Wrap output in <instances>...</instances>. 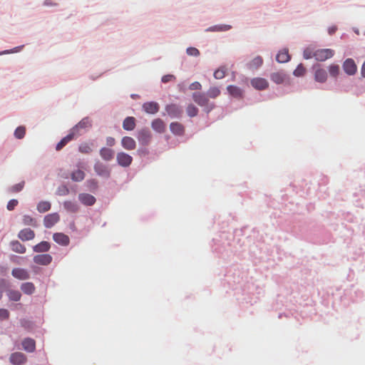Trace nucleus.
<instances>
[{
	"instance_id": "obj_1",
	"label": "nucleus",
	"mask_w": 365,
	"mask_h": 365,
	"mask_svg": "<svg viewBox=\"0 0 365 365\" xmlns=\"http://www.w3.org/2000/svg\"><path fill=\"white\" fill-rule=\"evenodd\" d=\"M192 99L198 106L205 107V110L207 113L210 112L215 107V104L210 103L207 96L204 93H193Z\"/></svg>"
},
{
	"instance_id": "obj_2",
	"label": "nucleus",
	"mask_w": 365,
	"mask_h": 365,
	"mask_svg": "<svg viewBox=\"0 0 365 365\" xmlns=\"http://www.w3.org/2000/svg\"><path fill=\"white\" fill-rule=\"evenodd\" d=\"M137 138L142 145H148L152 139V135L148 128H142L138 131Z\"/></svg>"
},
{
	"instance_id": "obj_3",
	"label": "nucleus",
	"mask_w": 365,
	"mask_h": 365,
	"mask_svg": "<svg viewBox=\"0 0 365 365\" xmlns=\"http://www.w3.org/2000/svg\"><path fill=\"white\" fill-rule=\"evenodd\" d=\"M334 55V50L329 48L318 49L314 51V58L319 61H326L331 58Z\"/></svg>"
},
{
	"instance_id": "obj_4",
	"label": "nucleus",
	"mask_w": 365,
	"mask_h": 365,
	"mask_svg": "<svg viewBox=\"0 0 365 365\" xmlns=\"http://www.w3.org/2000/svg\"><path fill=\"white\" fill-rule=\"evenodd\" d=\"M91 126V120L88 118H83L78 124H76L71 131L75 136L80 135V131L82 129H86Z\"/></svg>"
},
{
	"instance_id": "obj_5",
	"label": "nucleus",
	"mask_w": 365,
	"mask_h": 365,
	"mask_svg": "<svg viewBox=\"0 0 365 365\" xmlns=\"http://www.w3.org/2000/svg\"><path fill=\"white\" fill-rule=\"evenodd\" d=\"M116 160L119 165L126 168L132 163L133 158L124 152H120L116 155Z\"/></svg>"
},
{
	"instance_id": "obj_6",
	"label": "nucleus",
	"mask_w": 365,
	"mask_h": 365,
	"mask_svg": "<svg viewBox=\"0 0 365 365\" xmlns=\"http://www.w3.org/2000/svg\"><path fill=\"white\" fill-rule=\"evenodd\" d=\"M27 360L26 356L21 352H14L11 354L9 361L14 365H23Z\"/></svg>"
},
{
	"instance_id": "obj_7",
	"label": "nucleus",
	"mask_w": 365,
	"mask_h": 365,
	"mask_svg": "<svg viewBox=\"0 0 365 365\" xmlns=\"http://www.w3.org/2000/svg\"><path fill=\"white\" fill-rule=\"evenodd\" d=\"M168 114L172 118H180L182 113L181 107L176 104H170L165 107Z\"/></svg>"
},
{
	"instance_id": "obj_8",
	"label": "nucleus",
	"mask_w": 365,
	"mask_h": 365,
	"mask_svg": "<svg viewBox=\"0 0 365 365\" xmlns=\"http://www.w3.org/2000/svg\"><path fill=\"white\" fill-rule=\"evenodd\" d=\"M94 170L98 175L109 178L110 171L108 167L102 163L97 162L94 165Z\"/></svg>"
},
{
	"instance_id": "obj_9",
	"label": "nucleus",
	"mask_w": 365,
	"mask_h": 365,
	"mask_svg": "<svg viewBox=\"0 0 365 365\" xmlns=\"http://www.w3.org/2000/svg\"><path fill=\"white\" fill-rule=\"evenodd\" d=\"M60 220L59 215L58 213H51L45 216L43 219V225L47 228L52 227L56 223Z\"/></svg>"
},
{
	"instance_id": "obj_10",
	"label": "nucleus",
	"mask_w": 365,
	"mask_h": 365,
	"mask_svg": "<svg viewBox=\"0 0 365 365\" xmlns=\"http://www.w3.org/2000/svg\"><path fill=\"white\" fill-rule=\"evenodd\" d=\"M251 85L256 89L262 91L268 88V81L263 78H255L251 80Z\"/></svg>"
},
{
	"instance_id": "obj_11",
	"label": "nucleus",
	"mask_w": 365,
	"mask_h": 365,
	"mask_svg": "<svg viewBox=\"0 0 365 365\" xmlns=\"http://www.w3.org/2000/svg\"><path fill=\"white\" fill-rule=\"evenodd\" d=\"M11 274L14 277L20 280H26L30 277L29 272L23 268L13 269L11 271Z\"/></svg>"
},
{
	"instance_id": "obj_12",
	"label": "nucleus",
	"mask_w": 365,
	"mask_h": 365,
	"mask_svg": "<svg viewBox=\"0 0 365 365\" xmlns=\"http://www.w3.org/2000/svg\"><path fill=\"white\" fill-rule=\"evenodd\" d=\"M52 261V257L48 254L37 255L34 257V262L37 264L48 265Z\"/></svg>"
},
{
	"instance_id": "obj_13",
	"label": "nucleus",
	"mask_w": 365,
	"mask_h": 365,
	"mask_svg": "<svg viewBox=\"0 0 365 365\" xmlns=\"http://www.w3.org/2000/svg\"><path fill=\"white\" fill-rule=\"evenodd\" d=\"M343 69L348 75H354L356 71V66L351 58H347L343 63Z\"/></svg>"
},
{
	"instance_id": "obj_14",
	"label": "nucleus",
	"mask_w": 365,
	"mask_h": 365,
	"mask_svg": "<svg viewBox=\"0 0 365 365\" xmlns=\"http://www.w3.org/2000/svg\"><path fill=\"white\" fill-rule=\"evenodd\" d=\"M53 239L57 244L62 246H67L70 242L68 236L62 232L54 233L53 235Z\"/></svg>"
},
{
	"instance_id": "obj_15",
	"label": "nucleus",
	"mask_w": 365,
	"mask_h": 365,
	"mask_svg": "<svg viewBox=\"0 0 365 365\" xmlns=\"http://www.w3.org/2000/svg\"><path fill=\"white\" fill-rule=\"evenodd\" d=\"M121 145L125 150H133L136 148V142L133 138L130 136H124L121 139Z\"/></svg>"
},
{
	"instance_id": "obj_16",
	"label": "nucleus",
	"mask_w": 365,
	"mask_h": 365,
	"mask_svg": "<svg viewBox=\"0 0 365 365\" xmlns=\"http://www.w3.org/2000/svg\"><path fill=\"white\" fill-rule=\"evenodd\" d=\"M270 78L274 83L277 84H282L286 82V80L287 79V76L283 71H277L272 73L270 75Z\"/></svg>"
},
{
	"instance_id": "obj_17",
	"label": "nucleus",
	"mask_w": 365,
	"mask_h": 365,
	"mask_svg": "<svg viewBox=\"0 0 365 365\" xmlns=\"http://www.w3.org/2000/svg\"><path fill=\"white\" fill-rule=\"evenodd\" d=\"M21 344L24 350L29 353H33L36 350V341L31 338H25Z\"/></svg>"
},
{
	"instance_id": "obj_18",
	"label": "nucleus",
	"mask_w": 365,
	"mask_h": 365,
	"mask_svg": "<svg viewBox=\"0 0 365 365\" xmlns=\"http://www.w3.org/2000/svg\"><path fill=\"white\" fill-rule=\"evenodd\" d=\"M143 108L147 113L155 114L158 112L160 106L156 102H146L143 103Z\"/></svg>"
},
{
	"instance_id": "obj_19",
	"label": "nucleus",
	"mask_w": 365,
	"mask_h": 365,
	"mask_svg": "<svg viewBox=\"0 0 365 365\" xmlns=\"http://www.w3.org/2000/svg\"><path fill=\"white\" fill-rule=\"evenodd\" d=\"M18 237L22 241L31 240L35 237V233L32 230L25 228L19 232Z\"/></svg>"
},
{
	"instance_id": "obj_20",
	"label": "nucleus",
	"mask_w": 365,
	"mask_h": 365,
	"mask_svg": "<svg viewBox=\"0 0 365 365\" xmlns=\"http://www.w3.org/2000/svg\"><path fill=\"white\" fill-rule=\"evenodd\" d=\"M78 200L85 205L91 206L96 202V198L88 193H81L78 195Z\"/></svg>"
},
{
	"instance_id": "obj_21",
	"label": "nucleus",
	"mask_w": 365,
	"mask_h": 365,
	"mask_svg": "<svg viewBox=\"0 0 365 365\" xmlns=\"http://www.w3.org/2000/svg\"><path fill=\"white\" fill-rule=\"evenodd\" d=\"M327 79V71L322 68H316L314 71V80L319 83H324Z\"/></svg>"
},
{
	"instance_id": "obj_22",
	"label": "nucleus",
	"mask_w": 365,
	"mask_h": 365,
	"mask_svg": "<svg viewBox=\"0 0 365 365\" xmlns=\"http://www.w3.org/2000/svg\"><path fill=\"white\" fill-rule=\"evenodd\" d=\"M277 62L282 63H287L290 60V56L287 48H284L278 52L276 56Z\"/></svg>"
},
{
	"instance_id": "obj_23",
	"label": "nucleus",
	"mask_w": 365,
	"mask_h": 365,
	"mask_svg": "<svg viewBox=\"0 0 365 365\" xmlns=\"http://www.w3.org/2000/svg\"><path fill=\"white\" fill-rule=\"evenodd\" d=\"M170 129L173 134L178 135H182L185 132L184 126L178 122L171 123Z\"/></svg>"
},
{
	"instance_id": "obj_24",
	"label": "nucleus",
	"mask_w": 365,
	"mask_h": 365,
	"mask_svg": "<svg viewBox=\"0 0 365 365\" xmlns=\"http://www.w3.org/2000/svg\"><path fill=\"white\" fill-rule=\"evenodd\" d=\"M151 127L154 130L159 133H163L165 130V125L164 122L160 118H157L153 120Z\"/></svg>"
},
{
	"instance_id": "obj_25",
	"label": "nucleus",
	"mask_w": 365,
	"mask_h": 365,
	"mask_svg": "<svg viewBox=\"0 0 365 365\" xmlns=\"http://www.w3.org/2000/svg\"><path fill=\"white\" fill-rule=\"evenodd\" d=\"M123 128L125 130H133L135 128V118L134 117H127L123 122Z\"/></svg>"
},
{
	"instance_id": "obj_26",
	"label": "nucleus",
	"mask_w": 365,
	"mask_h": 365,
	"mask_svg": "<svg viewBox=\"0 0 365 365\" xmlns=\"http://www.w3.org/2000/svg\"><path fill=\"white\" fill-rule=\"evenodd\" d=\"M76 136L73 133L70 131L69 134L65 136L61 140V141L56 145V150H61L68 143L72 140Z\"/></svg>"
},
{
	"instance_id": "obj_27",
	"label": "nucleus",
	"mask_w": 365,
	"mask_h": 365,
	"mask_svg": "<svg viewBox=\"0 0 365 365\" xmlns=\"http://www.w3.org/2000/svg\"><path fill=\"white\" fill-rule=\"evenodd\" d=\"M101 157L106 161H110L114 156V151L108 148H103L100 150Z\"/></svg>"
},
{
	"instance_id": "obj_28",
	"label": "nucleus",
	"mask_w": 365,
	"mask_h": 365,
	"mask_svg": "<svg viewBox=\"0 0 365 365\" xmlns=\"http://www.w3.org/2000/svg\"><path fill=\"white\" fill-rule=\"evenodd\" d=\"M10 245H11V250L15 252L20 253V254H24L26 252V247L17 240L11 242Z\"/></svg>"
},
{
	"instance_id": "obj_29",
	"label": "nucleus",
	"mask_w": 365,
	"mask_h": 365,
	"mask_svg": "<svg viewBox=\"0 0 365 365\" xmlns=\"http://www.w3.org/2000/svg\"><path fill=\"white\" fill-rule=\"evenodd\" d=\"M50 243L46 241H42L33 247L36 252H45L50 250Z\"/></svg>"
},
{
	"instance_id": "obj_30",
	"label": "nucleus",
	"mask_w": 365,
	"mask_h": 365,
	"mask_svg": "<svg viewBox=\"0 0 365 365\" xmlns=\"http://www.w3.org/2000/svg\"><path fill=\"white\" fill-rule=\"evenodd\" d=\"M227 90L230 95L235 98H241L243 95L242 90L236 86H228Z\"/></svg>"
},
{
	"instance_id": "obj_31",
	"label": "nucleus",
	"mask_w": 365,
	"mask_h": 365,
	"mask_svg": "<svg viewBox=\"0 0 365 365\" xmlns=\"http://www.w3.org/2000/svg\"><path fill=\"white\" fill-rule=\"evenodd\" d=\"M21 289L26 294H32L36 288L32 282H25L21 285Z\"/></svg>"
},
{
	"instance_id": "obj_32",
	"label": "nucleus",
	"mask_w": 365,
	"mask_h": 365,
	"mask_svg": "<svg viewBox=\"0 0 365 365\" xmlns=\"http://www.w3.org/2000/svg\"><path fill=\"white\" fill-rule=\"evenodd\" d=\"M71 178L74 182H81L85 178V173L78 169L71 173Z\"/></svg>"
},
{
	"instance_id": "obj_33",
	"label": "nucleus",
	"mask_w": 365,
	"mask_h": 365,
	"mask_svg": "<svg viewBox=\"0 0 365 365\" xmlns=\"http://www.w3.org/2000/svg\"><path fill=\"white\" fill-rule=\"evenodd\" d=\"M263 63V59L261 56L254 58L249 63L248 67L250 69H257Z\"/></svg>"
},
{
	"instance_id": "obj_34",
	"label": "nucleus",
	"mask_w": 365,
	"mask_h": 365,
	"mask_svg": "<svg viewBox=\"0 0 365 365\" xmlns=\"http://www.w3.org/2000/svg\"><path fill=\"white\" fill-rule=\"evenodd\" d=\"M7 296L11 301L18 302L21 299V294L18 290L9 289Z\"/></svg>"
},
{
	"instance_id": "obj_35",
	"label": "nucleus",
	"mask_w": 365,
	"mask_h": 365,
	"mask_svg": "<svg viewBox=\"0 0 365 365\" xmlns=\"http://www.w3.org/2000/svg\"><path fill=\"white\" fill-rule=\"evenodd\" d=\"M51 209V203L48 201H41L37 205V210L39 212H46Z\"/></svg>"
},
{
	"instance_id": "obj_36",
	"label": "nucleus",
	"mask_w": 365,
	"mask_h": 365,
	"mask_svg": "<svg viewBox=\"0 0 365 365\" xmlns=\"http://www.w3.org/2000/svg\"><path fill=\"white\" fill-rule=\"evenodd\" d=\"M64 208L71 212H76L78 210V206L71 201H66L63 203Z\"/></svg>"
},
{
	"instance_id": "obj_37",
	"label": "nucleus",
	"mask_w": 365,
	"mask_h": 365,
	"mask_svg": "<svg viewBox=\"0 0 365 365\" xmlns=\"http://www.w3.org/2000/svg\"><path fill=\"white\" fill-rule=\"evenodd\" d=\"M198 108L193 104H189L186 108L187 114L192 118L196 116L198 114Z\"/></svg>"
},
{
	"instance_id": "obj_38",
	"label": "nucleus",
	"mask_w": 365,
	"mask_h": 365,
	"mask_svg": "<svg viewBox=\"0 0 365 365\" xmlns=\"http://www.w3.org/2000/svg\"><path fill=\"white\" fill-rule=\"evenodd\" d=\"M78 150L82 153L88 154L92 151L91 145L88 143H81L79 145Z\"/></svg>"
},
{
	"instance_id": "obj_39",
	"label": "nucleus",
	"mask_w": 365,
	"mask_h": 365,
	"mask_svg": "<svg viewBox=\"0 0 365 365\" xmlns=\"http://www.w3.org/2000/svg\"><path fill=\"white\" fill-rule=\"evenodd\" d=\"M24 185H25V182L21 181V182L17 183L11 187H10L9 188V192L11 193L19 192L23 190Z\"/></svg>"
},
{
	"instance_id": "obj_40",
	"label": "nucleus",
	"mask_w": 365,
	"mask_h": 365,
	"mask_svg": "<svg viewBox=\"0 0 365 365\" xmlns=\"http://www.w3.org/2000/svg\"><path fill=\"white\" fill-rule=\"evenodd\" d=\"M23 222L25 225L37 226L36 220L30 215H24L23 217Z\"/></svg>"
},
{
	"instance_id": "obj_41",
	"label": "nucleus",
	"mask_w": 365,
	"mask_h": 365,
	"mask_svg": "<svg viewBox=\"0 0 365 365\" xmlns=\"http://www.w3.org/2000/svg\"><path fill=\"white\" fill-rule=\"evenodd\" d=\"M306 73L305 67L302 64H299L297 68L294 71L293 74L297 77L303 76Z\"/></svg>"
},
{
	"instance_id": "obj_42",
	"label": "nucleus",
	"mask_w": 365,
	"mask_h": 365,
	"mask_svg": "<svg viewBox=\"0 0 365 365\" xmlns=\"http://www.w3.org/2000/svg\"><path fill=\"white\" fill-rule=\"evenodd\" d=\"M329 72L331 76L336 77L339 73V66L336 64H331L329 66Z\"/></svg>"
},
{
	"instance_id": "obj_43",
	"label": "nucleus",
	"mask_w": 365,
	"mask_h": 365,
	"mask_svg": "<svg viewBox=\"0 0 365 365\" xmlns=\"http://www.w3.org/2000/svg\"><path fill=\"white\" fill-rule=\"evenodd\" d=\"M227 69L225 67H220L214 73V77L216 79H222L225 76Z\"/></svg>"
},
{
	"instance_id": "obj_44",
	"label": "nucleus",
	"mask_w": 365,
	"mask_h": 365,
	"mask_svg": "<svg viewBox=\"0 0 365 365\" xmlns=\"http://www.w3.org/2000/svg\"><path fill=\"white\" fill-rule=\"evenodd\" d=\"M220 94V90L217 87H211L207 92V95L209 97L212 98H215L219 96Z\"/></svg>"
},
{
	"instance_id": "obj_45",
	"label": "nucleus",
	"mask_w": 365,
	"mask_h": 365,
	"mask_svg": "<svg viewBox=\"0 0 365 365\" xmlns=\"http://www.w3.org/2000/svg\"><path fill=\"white\" fill-rule=\"evenodd\" d=\"M25 133H26V129L23 126L18 127L14 132V135H15L16 138H17L19 139L23 138L25 135Z\"/></svg>"
},
{
	"instance_id": "obj_46",
	"label": "nucleus",
	"mask_w": 365,
	"mask_h": 365,
	"mask_svg": "<svg viewBox=\"0 0 365 365\" xmlns=\"http://www.w3.org/2000/svg\"><path fill=\"white\" fill-rule=\"evenodd\" d=\"M231 28L229 25H220V26H215L213 27H210L207 29V31H227Z\"/></svg>"
},
{
	"instance_id": "obj_47",
	"label": "nucleus",
	"mask_w": 365,
	"mask_h": 365,
	"mask_svg": "<svg viewBox=\"0 0 365 365\" xmlns=\"http://www.w3.org/2000/svg\"><path fill=\"white\" fill-rule=\"evenodd\" d=\"M303 56L305 59H309L314 57V51L311 48H307L304 49Z\"/></svg>"
},
{
	"instance_id": "obj_48",
	"label": "nucleus",
	"mask_w": 365,
	"mask_h": 365,
	"mask_svg": "<svg viewBox=\"0 0 365 365\" xmlns=\"http://www.w3.org/2000/svg\"><path fill=\"white\" fill-rule=\"evenodd\" d=\"M187 53L189 56H197L200 54V51L196 48L190 47L187 49Z\"/></svg>"
},
{
	"instance_id": "obj_49",
	"label": "nucleus",
	"mask_w": 365,
	"mask_h": 365,
	"mask_svg": "<svg viewBox=\"0 0 365 365\" xmlns=\"http://www.w3.org/2000/svg\"><path fill=\"white\" fill-rule=\"evenodd\" d=\"M18 203L19 202L17 200L12 199L9 201L6 207L9 210H13L15 208V207L18 205Z\"/></svg>"
},
{
	"instance_id": "obj_50",
	"label": "nucleus",
	"mask_w": 365,
	"mask_h": 365,
	"mask_svg": "<svg viewBox=\"0 0 365 365\" xmlns=\"http://www.w3.org/2000/svg\"><path fill=\"white\" fill-rule=\"evenodd\" d=\"M175 80V77L173 75L168 74L162 77V82L164 83Z\"/></svg>"
},
{
	"instance_id": "obj_51",
	"label": "nucleus",
	"mask_w": 365,
	"mask_h": 365,
	"mask_svg": "<svg viewBox=\"0 0 365 365\" xmlns=\"http://www.w3.org/2000/svg\"><path fill=\"white\" fill-rule=\"evenodd\" d=\"M9 317V312L6 309H0V319H7Z\"/></svg>"
},
{
	"instance_id": "obj_52",
	"label": "nucleus",
	"mask_w": 365,
	"mask_h": 365,
	"mask_svg": "<svg viewBox=\"0 0 365 365\" xmlns=\"http://www.w3.org/2000/svg\"><path fill=\"white\" fill-rule=\"evenodd\" d=\"M69 192V190L66 186H62L58 188V194L60 195H68Z\"/></svg>"
},
{
	"instance_id": "obj_53",
	"label": "nucleus",
	"mask_w": 365,
	"mask_h": 365,
	"mask_svg": "<svg viewBox=\"0 0 365 365\" xmlns=\"http://www.w3.org/2000/svg\"><path fill=\"white\" fill-rule=\"evenodd\" d=\"M201 88H202L201 84L197 81L192 83L189 86V88L190 90H200Z\"/></svg>"
},
{
	"instance_id": "obj_54",
	"label": "nucleus",
	"mask_w": 365,
	"mask_h": 365,
	"mask_svg": "<svg viewBox=\"0 0 365 365\" xmlns=\"http://www.w3.org/2000/svg\"><path fill=\"white\" fill-rule=\"evenodd\" d=\"M115 140L113 138L108 137L106 138V144H107V145L112 147V146H113L115 145Z\"/></svg>"
},
{
	"instance_id": "obj_55",
	"label": "nucleus",
	"mask_w": 365,
	"mask_h": 365,
	"mask_svg": "<svg viewBox=\"0 0 365 365\" xmlns=\"http://www.w3.org/2000/svg\"><path fill=\"white\" fill-rule=\"evenodd\" d=\"M336 30H337V27L336 26H331L328 29V33L330 35H332L336 32Z\"/></svg>"
},
{
	"instance_id": "obj_56",
	"label": "nucleus",
	"mask_w": 365,
	"mask_h": 365,
	"mask_svg": "<svg viewBox=\"0 0 365 365\" xmlns=\"http://www.w3.org/2000/svg\"><path fill=\"white\" fill-rule=\"evenodd\" d=\"M361 75L365 78V61L361 67Z\"/></svg>"
},
{
	"instance_id": "obj_57",
	"label": "nucleus",
	"mask_w": 365,
	"mask_h": 365,
	"mask_svg": "<svg viewBox=\"0 0 365 365\" xmlns=\"http://www.w3.org/2000/svg\"><path fill=\"white\" fill-rule=\"evenodd\" d=\"M4 282H5L4 279H1L0 280V286L1 285V284L4 283Z\"/></svg>"
},
{
	"instance_id": "obj_58",
	"label": "nucleus",
	"mask_w": 365,
	"mask_h": 365,
	"mask_svg": "<svg viewBox=\"0 0 365 365\" xmlns=\"http://www.w3.org/2000/svg\"><path fill=\"white\" fill-rule=\"evenodd\" d=\"M45 4H46V5H51V4H50V2H48L47 1H45Z\"/></svg>"
},
{
	"instance_id": "obj_59",
	"label": "nucleus",
	"mask_w": 365,
	"mask_h": 365,
	"mask_svg": "<svg viewBox=\"0 0 365 365\" xmlns=\"http://www.w3.org/2000/svg\"><path fill=\"white\" fill-rule=\"evenodd\" d=\"M1 297H2V294H1V292H0V299H1Z\"/></svg>"
}]
</instances>
